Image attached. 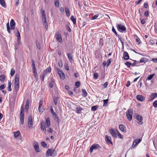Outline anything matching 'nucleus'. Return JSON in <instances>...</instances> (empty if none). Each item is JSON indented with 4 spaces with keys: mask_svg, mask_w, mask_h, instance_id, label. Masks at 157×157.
Listing matches in <instances>:
<instances>
[{
    "mask_svg": "<svg viewBox=\"0 0 157 157\" xmlns=\"http://www.w3.org/2000/svg\"><path fill=\"white\" fill-rule=\"evenodd\" d=\"M42 19L43 21V25L46 29H48V23L47 21L46 16L44 10H41Z\"/></svg>",
    "mask_w": 157,
    "mask_h": 157,
    "instance_id": "obj_1",
    "label": "nucleus"
},
{
    "mask_svg": "<svg viewBox=\"0 0 157 157\" xmlns=\"http://www.w3.org/2000/svg\"><path fill=\"white\" fill-rule=\"evenodd\" d=\"M14 84V89L16 91H17L19 87V77L18 74L16 75Z\"/></svg>",
    "mask_w": 157,
    "mask_h": 157,
    "instance_id": "obj_2",
    "label": "nucleus"
},
{
    "mask_svg": "<svg viewBox=\"0 0 157 157\" xmlns=\"http://www.w3.org/2000/svg\"><path fill=\"white\" fill-rule=\"evenodd\" d=\"M56 152L53 149H49L47 151L46 155L47 157L55 156Z\"/></svg>",
    "mask_w": 157,
    "mask_h": 157,
    "instance_id": "obj_3",
    "label": "nucleus"
},
{
    "mask_svg": "<svg viewBox=\"0 0 157 157\" xmlns=\"http://www.w3.org/2000/svg\"><path fill=\"white\" fill-rule=\"evenodd\" d=\"M133 110L132 109H129L126 112V115L129 121H130L132 120Z\"/></svg>",
    "mask_w": 157,
    "mask_h": 157,
    "instance_id": "obj_4",
    "label": "nucleus"
},
{
    "mask_svg": "<svg viewBox=\"0 0 157 157\" xmlns=\"http://www.w3.org/2000/svg\"><path fill=\"white\" fill-rule=\"evenodd\" d=\"M51 71V68L50 67H48L46 69L44 70L43 72V75L42 76V81H44V78L45 77L47 76L48 74L50 73Z\"/></svg>",
    "mask_w": 157,
    "mask_h": 157,
    "instance_id": "obj_5",
    "label": "nucleus"
},
{
    "mask_svg": "<svg viewBox=\"0 0 157 157\" xmlns=\"http://www.w3.org/2000/svg\"><path fill=\"white\" fill-rule=\"evenodd\" d=\"M24 109L23 107H22L20 113V119L21 124L23 125L24 123Z\"/></svg>",
    "mask_w": 157,
    "mask_h": 157,
    "instance_id": "obj_6",
    "label": "nucleus"
},
{
    "mask_svg": "<svg viewBox=\"0 0 157 157\" xmlns=\"http://www.w3.org/2000/svg\"><path fill=\"white\" fill-rule=\"evenodd\" d=\"M28 127L30 129H32L33 128V121L32 117L31 116H29L28 118Z\"/></svg>",
    "mask_w": 157,
    "mask_h": 157,
    "instance_id": "obj_7",
    "label": "nucleus"
},
{
    "mask_svg": "<svg viewBox=\"0 0 157 157\" xmlns=\"http://www.w3.org/2000/svg\"><path fill=\"white\" fill-rule=\"evenodd\" d=\"M51 113L54 117V119L58 123L59 122V120L58 116L53 110L52 107L51 109Z\"/></svg>",
    "mask_w": 157,
    "mask_h": 157,
    "instance_id": "obj_8",
    "label": "nucleus"
},
{
    "mask_svg": "<svg viewBox=\"0 0 157 157\" xmlns=\"http://www.w3.org/2000/svg\"><path fill=\"white\" fill-rule=\"evenodd\" d=\"M56 69L58 72V73L60 78L63 79H64L65 78V75L63 71L58 68H56Z\"/></svg>",
    "mask_w": 157,
    "mask_h": 157,
    "instance_id": "obj_9",
    "label": "nucleus"
},
{
    "mask_svg": "<svg viewBox=\"0 0 157 157\" xmlns=\"http://www.w3.org/2000/svg\"><path fill=\"white\" fill-rule=\"evenodd\" d=\"M117 27L118 30L120 31H125L126 29L125 27L121 24H118Z\"/></svg>",
    "mask_w": 157,
    "mask_h": 157,
    "instance_id": "obj_10",
    "label": "nucleus"
},
{
    "mask_svg": "<svg viewBox=\"0 0 157 157\" xmlns=\"http://www.w3.org/2000/svg\"><path fill=\"white\" fill-rule=\"evenodd\" d=\"M55 36L57 40L59 42H61L62 41V38L60 33L59 32H57L55 35Z\"/></svg>",
    "mask_w": 157,
    "mask_h": 157,
    "instance_id": "obj_11",
    "label": "nucleus"
},
{
    "mask_svg": "<svg viewBox=\"0 0 157 157\" xmlns=\"http://www.w3.org/2000/svg\"><path fill=\"white\" fill-rule=\"evenodd\" d=\"M100 147V146L98 144H94L92 146L90 149V152L91 153L94 149H98Z\"/></svg>",
    "mask_w": 157,
    "mask_h": 157,
    "instance_id": "obj_12",
    "label": "nucleus"
},
{
    "mask_svg": "<svg viewBox=\"0 0 157 157\" xmlns=\"http://www.w3.org/2000/svg\"><path fill=\"white\" fill-rule=\"evenodd\" d=\"M141 139L139 138L138 139H136L134 140L132 147L133 148L136 147L138 144L141 141Z\"/></svg>",
    "mask_w": 157,
    "mask_h": 157,
    "instance_id": "obj_13",
    "label": "nucleus"
},
{
    "mask_svg": "<svg viewBox=\"0 0 157 157\" xmlns=\"http://www.w3.org/2000/svg\"><path fill=\"white\" fill-rule=\"evenodd\" d=\"M136 119L139 121V122L138 124H142L143 123L142 121L143 118L139 114H137L136 115Z\"/></svg>",
    "mask_w": 157,
    "mask_h": 157,
    "instance_id": "obj_14",
    "label": "nucleus"
},
{
    "mask_svg": "<svg viewBox=\"0 0 157 157\" xmlns=\"http://www.w3.org/2000/svg\"><path fill=\"white\" fill-rule=\"evenodd\" d=\"M137 99L139 101H143L144 100L145 98L141 95H137L136 97Z\"/></svg>",
    "mask_w": 157,
    "mask_h": 157,
    "instance_id": "obj_15",
    "label": "nucleus"
},
{
    "mask_svg": "<svg viewBox=\"0 0 157 157\" xmlns=\"http://www.w3.org/2000/svg\"><path fill=\"white\" fill-rule=\"evenodd\" d=\"M105 138H106L105 140L106 141L107 143H108V144L109 143L111 144H113V143H112L111 140V137L110 136H109L107 135H106L105 136Z\"/></svg>",
    "mask_w": 157,
    "mask_h": 157,
    "instance_id": "obj_16",
    "label": "nucleus"
},
{
    "mask_svg": "<svg viewBox=\"0 0 157 157\" xmlns=\"http://www.w3.org/2000/svg\"><path fill=\"white\" fill-rule=\"evenodd\" d=\"M10 26L11 28V29L13 30L15 27V23L13 20L12 19L10 22Z\"/></svg>",
    "mask_w": 157,
    "mask_h": 157,
    "instance_id": "obj_17",
    "label": "nucleus"
},
{
    "mask_svg": "<svg viewBox=\"0 0 157 157\" xmlns=\"http://www.w3.org/2000/svg\"><path fill=\"white\" fill-rule=\"evenodd\" d=\"M120 129L123 132H126V127L123 124H120L119 125Z\"/></svg>",
    "mask_w": 157,
    "mask_h": 157,
    "instance_id": "obj_18",
    "label": "nucleus"
},
{
    "mask_svg": "<svg viewBox=\"0 0 157 157\" xmlns=\"http://www.w3.org/2000/svg\"><path fill=\"white\" fill-rule=\"evenodd\" d=\"M35 149L36 152H39V148L38 143L37 142H35L34 145Z\"/></svg>",
    "mask_w": 157,
    "mask_h": 157,
    "instance_id": "obj_19",
    "label": "nucleus"
},
{
    "mask_svg": "<svg viewBox=\"0 0 157 157\" xmlns=\"http://www.w3.org/2000/svg\"><path fill=\"white\" fill-rule=\"evenodd\" d=\"M110 132L113 136L114 137H117V133L113 129H111V130H110Z\"/></svg>",
    "mask_w": 157,
    "mask_h": 157,
    "instance_id": "obj_20",
    "label": "nucleus"
},
{
    "mask_svg": "<svg viewBox=\"0 0 157 157\" xmlns=\"http://www.w3.org/2000/svg\"><path fill=\"white\" fill-rule=\"evenodd\" d=\"M157 97V93H153L150 96V100H152Z\"/></svg>",
    "mask_w": 157,
    "mask_h": 157,
    "instance_id": "obj_21",
    "label": "nucleus"
},
{
    "mask_svg": "<svg viewBox=\"0 0 157 157\" xmlns=\"http://www.w3.org/2000/svg\"><path fill=\"white\" fill-rule=\"evenodd\" d=\"M124 59L125 60H128L129 58V56L128 54V53L126 52H124L123 53V56Z\"/></svg>",
    "mask_w": 157,
    "mask_h": 157,
    "instance_id": "obj_22",
    "label": "nucleus"
},
{
    "mask_svg": "<svg viewBox=\"0 0 157 157\" xmlns=\"http://www.w3.org/2000/svg\"><path fill=\"white\" fill-rule=\"evenodd\" d=\"M13 133L14 136L15 138H16L20 134V133L19 131L13 132Z\"/></svg>",
    "mask_w": 157,
    "mask_h": 157,
    "instance_id": "obj_23",
    "label": "nucleus"
},
{
    "mask_svg": "<svg viewBox=\"0 0 157 157\" xmlns=\"http://www.w3.org/2000/svg\"><path fill=\"white\" fill-rule=\"evenodd\" d=\"M65 11L67 16V17H69L70 15L69 10V9L66 7H65Z\"/></svg>",
    "mask_w": 157,
    "mask_h": 157,
    "instance_id": "obj_24",
    "label": "nucleus"
},
{
    "mask_svg": "<svg viewBox=\"0 0 157 157\" xmlns=\"http://www.w3.org/2000/svg\"><path fill=\"white\" fill-rule=\"evenodd\" d=\"M46 124L47 128H49L50 126V121L48 118H47L46 120Z\"/></svg>",
    "mask_w": 157,
    "mask_h": 157,
    "instance_id": "obj_25",
    "label": "nucleus"
},
{
    "mask_svg": "<svg viewBox=\"0 0 157 157\" xmlns=\"http://www.w3.org/2000/svg\"><path fill=\"white\" fill-rule=\"evenodd\" d=\"M29 99H27L26 101L25 105V109H27L28 110L29 108Z\"/></svg>",
    "mask_w": 157,
    "mask_h": 157,
    "instance_id": "obj_26",
    "label": "nucleus"
},
{
    "mask_svg": "<svg viewBox=\"0 0 157 157\" xmlns=\"http://www.w3.org/2000/svg\"><path fill=\"white\" fill-rule=\"evenodd\" d=\"M82 95L83 97H86L87 95V93L85 89H82Z\"/></svg>",
    "mask_w": 157,
    "mask_h": 157,
    "instance_id": "obj_27",
    "label": "nucleus"
},
{
    "mask_svg": "<svg viewBox=\"0 0 157 157\" xmlns=\"http://www.w3.org/2000/svg\"><path fill=\"white\" fill-rule=\"evenodd\" d=\"M5 76L4 75H2L0 76V80L3 82L5 80Z\"/></svg>",
    "mask_w": 157,
    "mask_h": 157,
    "instance_id": "obj_28",
    "label": "nucleus"
},
{
    "mask_svg": "<svg viewBox=\"0 0 157 157\" xmlns=\"http://www.w3.org/2000/svg\"><path fill=\"white\" fill-rule=\"evenodd\" d=\"M11 81H9L8 82V86L7 87V90L8 91H10L11 90Z\"/></svg>",
    "mask_w": 157,
    "mask_h": 157,
    "instance_id": "obj_29",
    "label": "nucleus"
},
{
    "mask_svg": "<svg viewBox=\"0 0 157 157\" xmlns=\"http://www.w3.org/2000/svg\"><path fill=\"white\" fill-rule=\"evenodd\" d=\"M0 3L3 7H6L4 0H0Z\"/></svg>",
    "mask_w": 157,
    "mask_h": 157,
    "instance_id": "obj_30",
    "label": "nucleus"
},
{
    "mask_svg": "<svg viewBox=\"0 0 157 157\" xmlns=\"http://www.w3.org/2000/svg\"><path fill=\"white\" fill-rule=\"evenodd\" d=\"M147 61V59L146 58H145V57H143V58H141L140 61V63H142L143 62L145 63V62H146Z\"/></svg>",
    "mask_w": 157,
    "mask_h": 157,
    "instance_id": "obj_31",
    "label": "nucleus"
},
{
    "mask_svg": "<svg viewBox=\"0 0 157 157\" xmlns=\"http://www.w3.org/2000/svg\"><path fill=\"white\" fill-rule=\"evenodd\" d=\"M71 19L73 21V24H75L76 22V20L74 18L73 16H71Z\"/></svg>",
    "mask_w": 157,
    "mask_h": 157,
    "instance_id": "obj_32",
    "label": "nucleus"
},
{
    "mask_svg": "<svg viewBox=\"0 0 157 157\" xmlns=\"http://www.w3.org/2000/svg\"><path fill=\"white\" fill-rule=\"evenodd\" d=\"M67 56L70 61L71 62L73 60V59L71 54L70 53H68Z\"/></svg>",
    "mask_w": 157,
    "mask_h": 157,
    "instance_id": "obj_33",
    "label": "nucleus"
},
{
    "mask_svg": "<svg viewBox=\"0 0 157 157\" xmlns=\"http://www.w3.org/2000/svg\"><path fill=\"white\" fill-rule=\"evenodd\" d=\"M98 107V105L93 106L91 107V110L93 111H95Z\"/></svg>",
    "mask_w": 157,
    "mask_h": 157,
    "instance_id": "obj_34",
    "label": "nucleus"
},
{
    "mask_svg": "<svg viewBox=\"0 0 157 157\" xmlns=\"http://www.w3.org/2000/svg\"><path fill=\"white\" fill-rule=\"evenodd\" d=\"M59 99V98L58 97H54V102L55 105L57 104L58 100Z\"/></svg>",
    "mask_w": 157,
    "mask_h": 157,
    "instance_id": "obj_35",
    "label": "nucleus"
},
{
    "mask_svg": "<svg viewBox=\"0 0 157 157\" xmlns=\"http://www.w3.org/2000/svg\"><path fill=\"white\" fill-rule=\"evenodd\" d=\"M112 60V59L111 58H110L109 59H108L107 60V61L106 62V63H107V67H108L109 66V65H110V64Z\"/></svg>",
    "mask_w": 157,
    "mask_h": 157,
    "instance_id": "obj_36",
    "label": "nucleus"
},
{
    "mask_svg": "<svg viewBox=\"0 0 157 157\" xmlns=\"http://www.w3.org/2000/svg\"><path fill=\"white\" fill-rule=\"evenodd\" d=\"M82 110V109L81 107H78L76 108V112L78 113H81V111Z\"/></svg>",
    "mask_w": 157,
    "mask_h": 157,
    "instance_id": "obj_37",
    "label": "nucleus"
},
{
    "mask_svg": "<svg viewBox=\"0 0 157 157\" xmlns=\"http://www.w3.org/2000/svg\"><path fill=\"white\" fill-rule=\"evenodd\" d=\"M154 74H151V75H149L147 77V78L146 80H151V79H152V78L154 76Z\"/></svg>",
    "mask_w": 157,
    "mask_h": 157,
    "instance_id": "obj_38",
    "label": "nucleus"
},
{
    "mask_svg": "<svg viewBox=\"0 0 157 157\" xmlns=\"http://www.w3.org/2000/svg\"><path fill=\"white\" fill-rule=\"evenodd\" d=\"M31 61L32 62V66L33 67V70L36 69V66L34 61L33 59H32Z\"/></svg>",
    "mask_w": 157,
    "mask_h": 157,
    "instance_id": "obj_39",
    "label": "nucleus"
},
{
    "mask_svg": "<svg viewBox=\"0 0 157 157\" xmlns=\"http://www.w3.org/2000/svg\"><path fill=\"white\" fill-rule=\"evenodd\" d=\"M16 35L17 36V40H20V39H21L20 35V33H19V32L18 31H17V32L16 34Z\"/></svg>",
    "mask_w": 157,
    "mask_h": 157,
    "instance_id": "obj_40",
    "label": "nucleus"
},
{
    "mask_svg": "<svg viewBox=\"0 0 157 157\" xmlns=\"http://www.w3.org/2000/svg\"><path fill=\"white\" fill-rule=\"evenodd\" d=\"M33 70V72L34 74V75L35 78L37 79V72L36 71V69H35Z\"/></svg>",
    "mask_w": 157,
    "mask_h": 157,
    "instance_id": "obj_41",
    "label": "nucleus"
},
{
    "mask_svg": "<svg viewBox=\"0 0 157 157\" xmlns=\"http://www.w3.org/2000/svg\"><path fill=\"white\" fill-rule=\"evenodd\" d=\"M55 5L56 7H58L59 5V1L58 0H55Z\"/></svg>",
    "mask_w": 157,
    "mask_h": 157,
    "instance_id": "obj_42",
    "label": "nucleus"
},
{
    "mask_svg": "<svg viewBox=\"0 0 157 157\" xmlns=\"http://www.w3.org/2000/svg\"><path fill=\"white\" fill-rule=\"evenodd\" d=\"M6 26H7V30L8 32L9 33H10V30L11 29L9 25V22H8L7 24H6Z\"/></svg>",
    "mask_w": 157,
    "mask_h": 157,
    "instance_id": "obj_43",
    "label": "nucleus"
},
{
    "mask_svg": "<svg viewBox=\"0 0 157 157\" xmlns=\"http://www.w3.org/2000/svg\"><path fill=\"white\" fill-rule=\"evenodd\" d=\"M38 110L40 113H42L44 111V109L42 107H39Z\"/></svg>",
    "mask_w": 157,
    "mask_h": 157,
    "instance_id": "obj_44",
    "label": "nucleus"
},
{
    "mask_svg": "<svg viewBox=\"0 0 157 157\" xmlns=\"http://www.w3.org/2000/svg\"><path fill=\"white\" fill-rule=\"evenodd\" d=\"M99 44L100 45L102 46L103 45V40L102 38H101L99 40Z\"/></svg>",
    "mask_w": 157,
    "mask_h": 157,
    "instance_id": "obj_45",
    "label": "nucleus"
},
{
    "mask_svg": "<svg viewBox=\"0 0 157 157\" xmlns=\"http://www.w3.org/2000/svg\"><path fill=\"white\" fill-rule=\"evenodd\" d=\"M15 71L13 68H12L10 74L11 76H13L14 74Z\"/></svg>",
    "mask_w": 157,
    "mask_h": 157,
    "instance_id": "obj_46",
    "label": "nucleus"
},
{
    "mask_svg": "<svg viewBox=\"0 0 157 157\" xmlns=\"http://www.w3.org/2000/svg\"><path fill=\"white\" fill-rule=\"evenodd\" d=\"M108 99L106 100H104L103 101L104 102L103 106H105L106 105V104H107L108 102Z\"/></svg>",
    "mask_w": 157,
    "mask_h": 157,
    "instance_id": "obj_47",
    "label": "nucleus"
},
{
    "mask_svg": "<svg viewBox=\"0 0 157 157\" xmlns=\"http://www.w3.org/2000/svg\"><path fill=\"white\" fill-rule=\"evenodd\" d=\"M58 64L60 67H63V64L61 60L59 61L58 62Z\"/></svg>",
    "mask_w": 157,
    "mask_h": 157,
    "instance_id": "obj_48",
    "label": "nucleus"
},
{
    "mask_svg": "<svg viewBox=\"0 0 157 157\" xmlns=\"http://www.w3.org/2000/svg\"><path fill=\"white\" fill-rule=\"evenodd\" d=\"M153 106L155 108H157V101H155L153 102Z\"/></svg>",
    "mask_w": 157,
    "mask_h": 157,
    "instance_id": "obj_49",
    "label": "nucleus"
},
{
    "mask_svg": "<svg viewBox=\"0 0 157 157\" xmlns=\"http://www.w3.org/2000/svg\"><path fill=\"white\" fill-rule=\"evenodd\" d=\"M64 67L65 69L66 70H67V71H68L69 70V67L67 63H65V64H64Z\"/></svg>",
    "mask_w": 157,
    "mask_h": 157,
    "instance_id": "obj_50",
    "label": "nucleus"
},
{
    "mask_svg": "<svg viewBox=\"0 0 157 157\" xmlns=\"http://www.w3.org/2000/svg\"><path fill=\"white\" fill-rule=\"evenodd\" d=\"M75 86H76V87L78 88L80 86V82H76L75 83Z\"/></svg>",
    "mask_w": 157,
    "mask_h": 157,
    "instance_id": "obj_51",
    "label": "nucleus"
},
{
    "mask_svg": "<svg viewBox=\"0 0 157 157\" xmlns=\"http://www.w3.org/2000/svg\"><path fill=\"white\" fill-rule=\"evenodd\" d=\"M98 76V75L97 73H95L94 75V78L95 79H97Z\"/></svg>",
    "mask_w": 157,
    "mask_h": 157,
    "instance_id": "obj_52",
    "label": "nucleus"
},
{
    "mask_svg": "<svg viewBox=\"0 0 157 157\" xmlns=\"http://www.w3.org/2000/svg\"><path fill=\"white\" fill-rule=\"evenodd\" d=\"M41 144L42 146L44 147H45L47 146L46 144L45 143V142L44 141L42 142L41 143Z\"/></svg>",
    "mask_w": 157,
    "mask_h": 157,
    "instance_id": "obj_53",
    "label": "nucleus"
},
{
    "mask_svg": "<svg viewBox=\"0 0 157 157\" xmlns=\"http://www.w3.org/2000/svg\"><path fill=\"white\" fill-rule=\"evenodd\" d=\"M125 65H126L128 67H130L131 65V63H130L128 62H126L125 63Z\"/></svg>",
    "mask_w": 157,
    "mask_h": 157,
    "instance_id": "obj_54",
    "label": "nucleus"
},
{
    "mask_svg": "<svg viewBox=\"0 0 157 157\" xmlns=\"http://www.w3.org/2000/svg\"><path fill=\"white\" fill-rule=\"evenodd\" d=\"M41 129L42 130H43V132L44 133H45L46 130V127H45V126L41 127Z\"/></svg>",
    "mask_w": 157,
    "mask_h": 157,
    "instance_id": "obj_55",
    "label": "nucleus"
},
{
    "mask_svg": "<svg viewBox=\"0 0 157 157\" xmlns=\"http://www.w3.org/2000/svg\"><path fill=\"white\" fill-rule=\"evenodd\" d=\"M134 61V62L131 63V65L132 67H134V66H136V60H133Z\"/></svg>",
    "mask_w": 157,
    "mask_h": 157,
    "instance_id": "obj_56",
    "label": "nucleus"
},
{
    "mask_svg": "<svg viewBox=\"0 0 157 157\" xmlns=\"http://www.w3.org/2000/svg\"><path fill=\"white\" fill-rule=\"evenodd\" d=\"M117 135L118 136V137L121 139H123V137L121 136V134L118 132L117 131Z\"/></svg>",
    "mask_w": 157,
    "mask_h": 157,
    "instance_id": "obj_57",
    "label": "nucleus"
},
{
    "mask_svg": "<svg viewBox=\"0 0 157 157\" xmlns=\"http://www.w3.org/2000/svg\"><path fill=\"white\" fill-rule=\"evenodd\" d=\"M112 31L116 35H117V33L115 29L113 27L112 29Z\"/></svg>",
    "mask_w": 157,
    "mask_h": 157,
    "instance_id": "obj_58",
    "label": "nucleus"
},
{
    "mask_svg": "<svg viewBox=\"0 0 157 157\" xmlns=\"http://www.w3.org/2000/svg\"><path fill=\"white\" fill-rule=\"evenodd\" d=\"M149 14V13L148 11H145V12L144 13V15L145 16L148 17V16Z\"/></svg>",
    "mask_w": 157,
    "mask_h": 157,
    "instance_id": "obj_59",
    "label": "nucleus"
},
{
    "mask_svg": "<svg viewBox=\"0 0 157 157\" xmlns=\"http://www.w3.org/2000/svg\"><path fill=\"white\" fill-rule=\"evenodd\" d=\"M60 11L61 12L63 13H64V8L63 7H61L60 9Z\"/></svg>",
    "mask_w": 157,
    "mask_h": 157,
    "instance_id": "obj_60",
    "label": "nucleus"
},
{
    "mask_svg": "<svg viewBox=\"0 0 157 157\" xmlns=\"http://www.w3.org/2000/svg\"><path fill=\"white\" fill-rule=\"evenodd\" d=\"M36 46H37V48L39 49H40V45L38 42H36Z\"/></svg>",
    "mask_w": 157,
    "mask_h": 157,
    "instance_id": "obj_61",
    "label": "nucleus"
},
{
    "mask_svg": "<svg viewBox=\"0 0 157 157\" xmlns=\"http://www.w3.org/2000/svg\"><path fill=\"white\" fill-rule=\"evenodd\" d=\"M43 102L42 100H40L39 107H42Z\"/></svg>",
    "mask_w": 157,
    "mask_h": 157,
    "instance_id": "obj_62",
    "label": "nucleus"
},
{
    "mask_svg": "<svg viewBox=\"0 0 157 157\" xmlns=\"http://www.w3.org/2000/svg\"><path fill=\"white\" fill-rule=\"evenodd\" d=\"M98 14H96V15H95L92 17V20L95 19L98 17Z\"/></svg>",
    "mask_w": 157,
    "mask_h": 157,
    "instance_id": "obj_63",
    "label": "nucleus"
},
{
    "mask_svg": "<svg viewBox=\"0 0 157 157\" xmlns=\"http://www.w3.org/2000/svg\"><path fill=\"white\" fill-rule=\"evenodd\" d=\"M108 85V82H106L103 84V86L104 88H106Z\"/></svg>",
    "mask_w": 157,
    "mask_h": 157,
    "instance_id": "obj_64",
    "label": "nucleus"
}]
</instances>
